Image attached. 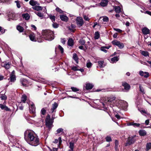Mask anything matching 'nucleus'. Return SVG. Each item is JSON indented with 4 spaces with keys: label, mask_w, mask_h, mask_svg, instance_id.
Segmentation results:
<instances>
[{
    "label": "nucleus",
    "mask_w": 151,
    "mask_h": 151,
    "mask_svg": "<svg viewBox=\"0 0 151 151\" xmlns=\"http://www.w3.org/2000/svg\"><path fill=\"white\" fill-rule=\"evenodd\" d=\"M24 138L30 145L36 146L40 144V139L35 132L31 130H27L24 133Z\"/></svg>",
    "instance_id": "1"
},
{
    "label": "nucleus",
    "mask_w": 151,
    "mask_h": 151,
    "mask_svg": "<svg viewBox=\"0 0 151 151\" xmlns=\"http://www.w3.org/2000/svg\"><path fill=\"white\" fill-rule=\"evenodd\" d=\"M54 33L49 30H43L42 32V37L46 40L51 41L54 38Z\"/></svg>",
    "instance_id": "2"
},
{
    "label": "nucleus",
    "mask_w": 151,
    "mask_h": 151,
    "mask_svg": "<svg viewBox=\"0 0 151 151\" xmlns=\"http://www.w3.org/2000/svg\"><path fill=\"white\" fill-rule=\"evenodd\" d=\"M115 99V97L113 96L105 98L104 99V102L102 103V104L104 106H105V104H106L107 106H110L111 107L114 106L116 104Z\"/></svg>",
    "instance_id": "3"
},
{
    "label": "nucleus",
    "mask_w": 151,
    "mask_h": 151,
    "mask_svg": "<svg viewBox=\"0 0 151 151\" xmlns=\"http://www.w3.org/2000/svg\"><path fill=\"white\" fill-rule=\"evenodd\" d=\"M127 104L126 101L123 100H118L116 101L115 106L120 108H124L127 106Z\"/></svg>",
    "instance_id": "4"
},
{
    "label": "nucleus",
    "mask_w": 151,
    "mask_h": 151,
    "mask_svg": "<svg viewBox=\"0 0 151 151\" xmlns=\"http://www.w3.org/2000/svg\"><path fill=\"white\" fill-rule=\"evenodd\" d=\"M52 122L50 119V116L48 114L45 119V124L49 129H50L53 127Z\"/></svg>",
    "instance_id": "5"
},
{
    "label": "nucleus",
    "mask_w": 151,
    "mask_h": 151,
    "mask_svg": "<svg viewBox=\"0 0 151 151\" xmlns=\"http://www.w3.org/2000/svg\"><path fill=\"white\" fill-rule=\"evenodd\" d=\"M76 23L78 27L83 26L84 24V21L82 18L80 17H77L76 19Z\"/></svg>",
    "instance_id": "6"
},
{
    "label": "nucleus",
    "mask_w": 151,
    "mask_h": 151,
    "mask_svg": "<svg viewBox=\"0 0 151 151\" xmlns=\"http://www.w3.org/2000/svg\"><path fill=\"white\" fill-rule=\"evenodd\" d=\"M135 137V136H133L129 137L128 138L127 142L125 144V146L130 145L134 143L135 141V139L134 138Z\"/></svg>",
    "instance_id": "7"
},
{
    "label": "nucleus",
    "mask_w": 151,
    "mask_h": 151,
    "mask_svg": "<svg viewBox=\"0 0 151 151\" xmlns=\"http://www.w3.org/2000/svg\"><path fill=\"white\" fill-rule=\"evenodd\" d=\"M29 111L30 113L33 114L32 116L33 117H34L35 116V108L34 104H32L31 105L29 108Z\"/></svg>",
    "instance_id": "8"
},
{
    "label": "nucleus",
    "mask_w": 151,
    "mask_h": 151,
    "mask_svg": "<svg viewBox=\"0 0 151 151\" xmlns=\"http://www.w3.org/2000/svg\"><path fill=\"white\" fill-rule=\"evenodd\" d=\"M142 34L144 35H147L150 34V30L147 27L142 28Z\"/></svg>",
    "instance_id": "9"
},
{
    "label": "nucleus",
    "mask_w": 151,
    "mask_h": 151,
    "mask_svg": "<svg viewBox=\"0 0 151 151\" xmlns=\"http://www.w3.org/2000/svg\"><path fill=\"white\" fill-rule=\"evenodd\" d=\"M23 24L24 25H25L26 24V23H19L17 27V29L20 32H23L24 30L23 28L22 27V26L23 25Z\"/></svg>",
    "instance_id": "10"
},
{
    "label": "nucleus",
    "mask_w": 151,
    "mask_h": 151,
    "mask_svg": "<svg viewBox=\"0 0 151 151\" xmlns=\"http://www.w3.org/2000/svg\"><path fill=\"white\" fill-rule=\"evenodd\" d=\"M139 75L142 76H144L145 78H147L149 76V74L147 72H143L142 71H140L139 72Z\"/></svg>",
    "instance_id": "11"
},
{
    "label": "nucleus",
    "mask_w": 151,
    "mask_h": 151,
    "mask_svg": "<svg viewBox=\"0 0 151 151\" xmlns=\"http://www.w3.org/2000/svg\"><path fill=\"white\" fill-rule=\"evenodd\" d=\"M108 0H101V2L100 3V5L103 7L106 6L108 3Z\"/></svg>",
    "instance_id": "12"
},
{
    "label": "nucleus",
    "mask_w": 151,
    "mask_h": 151,
    "mask_svg": "<svg viewBox=\"0 0 151 151\" xmlns=\"http://www.w3.org/2000/svg\"><path fill=\"white\" fill-rule=\"evenodd\" d=\"M122 86L124 87V89L127 91H128L130 88V86L126 83H122Z\"/></svg>",
    "instance_id": "13"
},
{
    "label": "nucleus",
    "mask_w": 151,
    "mask_h": 151,
    "mask_svg": "<svg viewBox=\"0 0 151 151\" xmlns=\"http://www.w3.org/2000/svg\"><path fill=\"white\" fill-rule=\"evenodd\" d=\"M2 66L5 68L6 69H9L10 67V64L9 63L4 62L1 64Z\"/></svg>",
    "instance_id": "14"
},
{
    "label": "nucleus",
    "mask_w": 151,
    "mask_h": 151,
    "mask_svg": "<svg viewBox=\"0 0 151 151\" xmlns=\"http://www.w3.org/2000/svg\"><path fill=\"white\" fill-rule=\"evenodd\" d=\"M20 82L22 86H26L27 84V81L25 79H21L20 80Z\"/></svg>",
    "instance_id": "15"
},
{
    "label": "nucleus",
    "mask_w": 151,
    "mask_h": 151,
    "mask_svg": "<svg viewBox=\"0 0 151 151\" xmlns=\"http://www.w3.org/2000/svg\"><path fill=\"white\" fill-rule=\"evenodd\" d=\"M60 18L64 22H67L68 20L67 17L64 15H60Z\"/></svg>",
    "instance_id": "16"
},
{
    "label": "nucleus",
    "mask_w": 151,
    "mask_h": 151,
    "mask_svg": "<svg viewBox=\"0 0 151 151\" xmlns=\"http://www.w3.org/2000/svg\"><path fill=\"white\" fill-rule=\"evenodd\" d=\"M58 106V104L56 102H55L52 104V107L51 109L52 113H53L54 111H55V110L57 108Z\"/></svg>",
    "instance_id": "17"
},
{
    "label": "nucleus",
    "mask_w": 151,
    "mask_h": 151,
    "mask_svg": "<svg viewBox=\"0 0 151 151\" xmlns=\"http://www.w3.org/2000/svg\"><path fill=\"white\" fill-rule=\"evenodd\" d=\"M29 4L32 6H35L36 5H39L40 4L37 1H35L34 0H31L29 2Z\"/></svg>",
    "instance_id": "18"
},
{
    "label": "nucleus",
    "mask_w": 151,
    "mask_h": 151,
    "mask_svg": "<svg viewBox=\"0 0 151 151\" xmlns=\"http://www.w3.org/2000/svg\"><path fill=\"white\" fill-rule=\"evenodd\" d=\"M98 63L99 66L101 68H104L106 66V65L104 63V61L103 60L98 61Z\"/></svg>",
    "instance_id": "19"
},
{
    "label": "nucleus",
    "mask_w": 151,
    "mask_h": 151,
    "mask_svg": "<svg viewBox=\"0 0 151 151\" xmlns=\"http://www.w3.org/2000/svg\"><path fill=\"white\" fill-rule=\"evenodd\" d=\"M114 9L115 11L117 13H120L121 12V9L120 6H114Z\"/></svg>",
    "instance_id": "20"
},
{
    "label": "nucleus",
    "mask_w": 151,
    "mask_h": 151,
    "mask_svg": "<svg viewBox=\"0 0 151 151\" xmlns=\"http://www.w3.org/2000/svg\"><path fill=\"white\" fill-rule=\"evenodd\" d=\"M69 147L70 148V149L68 150V151H73V148L74 146V143L73 142H70L69 143Z\"/></svg>",
    "instance_id": "21"
},
{
    "label": "nucleus",
    "mask_w": 151,
    "mask_h": 151,
    "mask_svg": "<svg viewBox=\"0 0 151 151\" xmlns=\"http://www.w3.org/2000/svg\"><path fill=\"white\" fill-rule=\"evenodd\" d=\"M93 86V85L90 83H87L86 84V89L87 90L91 89Z\"/></svg>",
    "instance_id": "22"
},
{
    "label": "nucleus",
    "mask_w": 151,
    "mask_h": 151,
    "mask_svg": "<svg viewBox=\"0 0 151 151\" xmlns=\"http://www.w3.org/2000/svg\"><path fill=\"white\" fill-rule=\"evenodd\" d=\"M74 42L72 38H69L68 41V45L70 46H72L73 45Z\"/></svg>",
    "instance_id": "23"
},
{
    "label": "nucleus",
    "mask_w": 151,
    "mask_h": 151,
    "mask_svg": "<svg viewBox=\"0 0 151 151\" xmlns=\"http://www.w3.org/2000/svg\"><path fill=\"white\" fill-rule=\"evenodd\" d=\"M119 57H114L111 59V62L112 63H115L119 60Z\"/></svg>",
    "instance_id": "24"
},
{
    "label": "nucleus",
    "mask_w": 151,
    "mask_h": 151,
    "mask_svg": "<svg viewBox=\"0 0 151 151\" xmlns=\"http://www.w3.org/2000/svg\"><path fill=\"white\" fill-rule=\"evenodd\" d=\"M32 8L34 9L37 11L42 10V6L36 5L35 6H33L32 7Z\"/></svg>",
    "instance_id": "25"
},
{
    "label": "nucleus",
    "mask_w": 151,
    "mask_h": 151,
    "mask_svg": "<svg viewBox=\"0 0 151 151\" xmlns=\"http://www.w3.org/2000/svg\"><path fill=\"white\" fill-rule=\"evenodd\" d=\"M36 14L41 19H42L43 18V14L40 12H35Z\"/></svg>",
    "instance_id": "26"
},
{
    "label": "nucleus",
    "mask_w": 151,
    "mask_h": 151,
    "mask_svg": "<svg viewBox=\"0 0 151 151\" xmlns=\"http://www.w3.org/2000/svg\"><path fill=\"white\" fill-rule=\"evenodd\" d=\"M16 80V76L13 74H11L10 76V81L12 82H14Z\"/></svg>",
    "instance_id": "27"
},
{
    "label": "nucleus",
    "mask_w": 151,
    "mask_h": 151,
    "mask_svg": "<svg viewBox=\"0 0 151 151\" xmlns=\"http://www.w3.org/2000/svg\"><path fill=\"white\" fill-rule=\"evenodd\" d=\"M29 38L30 40L33 41H36V39L35 38V36L34 34H32L29 35Z\"/></svg>",
    "instance_id": "28"
},
{
    "label": "nucleus",
    "mask_w": 151,
    "mask_h": 151,
    "mask_svg": "<svg viewBox=\"0 0 151 151\" xmlns=\"http://www.w3.org/2000/svg\"><path fill=\"white\" fill-rule=\"evenodd\" d=\"M22 17L27 20L29 19L30 17V16L28 13L23 14L22 15Z\"/></svg>",
    "instance_id": "29"
},
{
    "label": "nucleus",
    "mask_w": 151,
    "mask_h": 151,
    "mask_svg": "<svg viewBox=\"0 0 151 151\" xmlns=\"http://www.w3.org/2000/svg\"><path fill=\"white\" fill-rule=\"evenodd\" d=\"M139 135L142 136L145 135L146 134V132L143 129L140 130L139 132Z\"/></svg>",
    "instance_id": "30"
},
{
    "label": "nucleus",
    "mask_w": 151,
    "mask_h": 151,
    "mask_svg": "<svg viewBox=\"0 0 151 151\" xmlns=\"http://www.w3.org/2000/svg\"><path fill=\"white\" fill-rule=\"evenodd\" d=\"M73 58L75 61L77 63H78V58L76 54L74 53L73 55Z\"/></svg>",
    "instance_id": "31"
},
{
    "label": "nucleus",
    "mask_w": 151,
    "mask_h": 151,
    "mask_svg": "<svg viewBox=\"0 0 151 151\" xmlns=\"http://www.w3.org/2000/svg\"><path fill=\"white\" fill-rule=\"evenodd\" d=\"M115 148L116 151H118V146L119 145V142L117 140H115Z\"/></svg>",
    "instance_id": "32"
},
{
    "label": "nucleus",
    "mask_w": 151,
    "mask_h": 151,
    "mask_svg": "<svg viewBox=\"0 0 151 151\" xmlns=\"http://www.w3.org/2000/svg\"><path fill=\"white\" fill-rule=\"evenodd\" d=\"M27 96L25 95H23L22 96L21 98V101L24 103H25L26 101L27 100Z\"/></svg>",
    "instance_id": "33"
},
{
    "label": "nucleus",
    "mask_w": 151,
    "mask_h": 151,
    "mask_svg": "<svg viewBox=\"0 0 151 151\" xmlns=\"http://www.w3.org/2000/svg\"><path fill=\"white\" fill-rule=\"evenodd\" d=\"M94 35V38L95 39H98L100 37V34L98 32H96Z\"/></svg>",
    "instance_id": "34"
},
{
    "label": "nucleus",
    "mask_w": 151,
    "mask_h": 151,
    "mask_svg": "<svg viewBox=\"0 0 151 151\" xmlns=\"http://www.w3.org/2000/svg\"><path fill=\"white\" fill-rule=\"evenodd\" d=\"M92 65V63L90 62L89 60H88L86 63V66L88 68H91Z\"/></svg>",
    "instance_id": "35"
},
{
    "label": "nucleus",
    "mask_w": 151,
    "mask_h": 151,
    "mask_svg": "<svg viewBox=\"0 0 151 151\" xmlns=\"http://www.w3.org/2000/svg\"><path fill=\"white\" fill-rule=\"evenodd\" d=\"M119 41L117 40H114L112 42V43L113 45L117 46L118 45V44H119Z\"/></svg>",
    "instance_id": "36"
},
{
    "label": "nucleus",
    "mask_w": 151,
    "mask_h": 151,
    "mask_svg": "<svg viewBox=\"0 0 151 151\" xmlns=\"http://www.w3.org/2000/svg\"><path fill=\"white\" fill-rule=\"evenodd\" d=\"M106 141L107 142H110L112 141V139L110 136H107L106 137Z\"/></svg>",
    "instance_id": "37"
},
{
    "label": "nucleus",
    "mask_w": 151,
    "mask_h": 151,
    "mask_svg": "<svg viewBox=\"0 0 151 151\" xmlns=\"http://www.w3.org/2000/svg\"><path fill=\"white\" fill-rule=\"evenodd\" d=\"M49 17L50 19L51 20L52 22H54L55 20V17L54 15H50L49 16Z\"/></svg>",
    "instance_id": "38"
},
{
    "label": "nucleus",
    "mask_w": 151,
    "mask_h": 151,
    "mask_svg": "<svg viewBox=\"0 0 151 151\" xmlns=\"http://www.w3.org/2000/svg\"><path fill=\"white\" fill-rule=\"evenodd\" d=\"M120 49L123 48L124 47V45L123 43H120V42H119V44H118V45L117 46Z\"/></svg>",
    "instance_id": "39"
},
{
    "label": "nucleus",
    "mask_w": 151,
    "mask_h": 151,
    "mask_svg": "<svg viewBox=\"0 0 151 151\" xmlns=\"http://www.w3.org/2000/svg\"><path fill=\"white\" fill-rule=\"evenodd\" d=\"M151 147V143H147L146 146V150H149Z\"/></svg>",
    "instance_id": "40"
},
{
    "label": "nucleus",
    "mask_w": 151,
    "mask_h": 151,
    "mask_svg": "<svg viewBox=\"0 0 151 151\" xmlns=\"http://www.w3.org/2000/svg\"><path fill=\"white\" fill-rule=\"evenodd\" d=\"M63 129L62 128H60L58 129L56 131V134H58L60 133L61 132H63Z\"/></svg>",
    "instance_id": "41"
},
{
    "label": "nucleus",
    "mask_w": 151,
    "mask_h": 151,
    "mask_svg": "<svg viewBox=\"0 0 151 151\" xmlns=\"http://www.w3.org/2000/svg\"><path fill=\"white\" fill-rule=\"evenodd\" d=\"M139 91L142 93L143 94L145 93L144 89L143 88V87L141 86V85H139Z\"/></svg>",
    "instance_id": "42"
},
{
    "label": "nucleus",
    "mask_w": 151,
    "mask_h": 151,
    "mask_svg": "<svg viewBox=\"0 0 151 151\" xmlns=\"http://www.w3.org/2000/svg\"><path fill=\"white\" fill-rule=\"evenodd\" d=\"M52 26L53 27L55 28H57L59 26V25L58 24L56 23H54V22H53Z\"/></svg>",
    "instance_id": "43"
},
{
    "label": "nucleus",
    "mask_w": 151,
    "mask_h": 151,
    "mask_svg": "<svg viewBox=\"0 0 151 151\" xmlns=\"http://www.w3.org/2000/svg\"><path fill=\"white\" fill-rule=\"evenodd\" d=\"M46 112V110L44 108H43L41 111V113L43 115H44Z\"/></svg>",
    "instance_id": "44"
},
{
    "label": "nucleus",
    "mask_w": 151,
    "mask_h": 151,
    "mask_svg": "<svg viewBox=\"0 0 151 151\" xmlns=\"http://www.w3.org/2000/svg\"><path fill=\"white\" fill-rule=\"evenodd\" d=\"M142 54L144 56H146L148 55V52L145 51H142L141 52Z\"/></svg>",
    "instance_id": "45"
},
{
    "label": "nucleus",
    "mask_w": 151,
    "mask_h": 151,
    "mask_svg": "<svg viewBox=\"0 0 151 151\" xmlns=\"http://www.w3.org/2000/svg\"><path fill=\"white\" fill-rule=\"evenodd\" d=\"M71 89L74 92H76L77 91H79V89L73 87H71Z\"/></svg>",
    "instance_id": "46"
},
{
    "label": "nucleus",
    "mask_w": 151,
    "mask_h": 151,
    "mask_svg": "<svg viewBox=\"0 0 151 151\" xmlns=\"http://www.w3.org/2000/svg\"><path fill=\"white\" fill-rule=\"evenodd\" d=\"M79 42L82 45H84L85 43V41L83 39L80 40Z\"/></svg>",
    "instance_id": "47"
},
{
    "label": "nucleus",
    "mask_w": 151,
    "mask_h": 151,
    "mask_svg": "<svg viewBox=\"0 0 151 151\" xmlns=\"http://www.w3.org/2000/svg\"><path fill=\"white\" fill-rule=\"evenodd\" d=\"M58 48L61 51V53H63V48L60 45H59Z\"/></svg>",
    "instance_id": "48"
},
{
    "label": "nucleus",
    "mask_w": 151,
    "mask_h": 151,
    "mask_svg": "<svg viewBox=\"0 0 151 151\" xmlns=\"http://www.w3.org/2000/svg\"><path fill=\"white\" fill-rule=\"evenodd\" d=\"M140 111L142 114H147L148 115H149V113H147V112L145 110H140Z\"/></svg>",
    "instance_id": "49"
},
{
    "label": "nucleus",
    "mask_w": 151,
    "mask_h": 151,
    "mask_svg": "<svg viewBox=\"0 0 151 151\" xmlns=\"http://www.w3.org/2000/svg\"><path fill=\"white\" fill-rule=\"evenodd\" d=\"M83 17L84 19L86 21H89L90 20V19L86 15H84Z\"/></svg>",
    "instance_id": "50"
},
{
    "label": "nucleus",
    "mask_w": 151,
    "mask_h": 151,
    "mask_svg": "<svg viewBox=\"0 0 151 151\" xmlns=\"http://www.w3.org/2000/svg\"><path fill=\"white\" fill-rule=\"evenodd\" d=\"M78 68L76 66H73L72 68V69L74 71H77L78 70Z\"/></svg>",
    "instance_id": "51"
},
{
    "label": "nucleus",
    "mask_w": 151,
    "mask_h": 151,
    "mask_svg": "<svg viewBox=\"0 0 151 151\" xmlns=\"http://www.w3.org/2000/svg\"><path fill=\"white\" fill-rule=\"evenodd\" d=\"M133 126L134 127H139L140 126V124H139L136 123L134 122H133Z\"/></svg>",
    "instance_id": "52"
},
{
    "label": "nucleus",
    "mask_w": 151,
    "mask_h": 151,
    "mask_svg": "<svg viewBox=\"0 0 151 151\" xmlns=\"http://www.w3.org/2000/svg\"><path fill=\"white\" fill-rule=\"evenodd\" d=\"M109 19L107 17H105L103 18V20L104 22H107L108 21Z\"/></svg>",
    "instance_id": "53"
},
{
    "label": "nucleus",
    "mask_w": 151,
    "mask_h": 151,
    "mask_svg": "<svg viewBox=\"0 0 151 151\" xmlns=\"http://www.w3.org/2000/svg\"><path fill=\"white\" fill-rule=\"evenodd\" d=\"M56 10L60 13L63 12V11L58 7H57L56 8Z\"/></svg>",
    "instance_id": "54"
},
{
    "label": "nucleus",
    "mask_w": 151,
    "mask_h": 151,
    "mask_svg": "<svg viewBox=\"0 0 151 151\" xmlns=\"http://www.w3.org/2000/svg\"><path fill=\"white\" fill-rule=\"evenodd\" d=\"M101 50L102 51H103L105 53H106L107 52V50L104 48V47H101Z\"/></svg>",
    "instance_id": "55"
},
{
    "label": "nucleus",
    "mask_w": 151,
    "mask_h": 151,
    "mask_svg": "<svg viewBox=\"0 0 151 151\" xmlns=\"http://www.w3.org/2000/svg\"><path fill=\"white\" fill-rule=\"evenodd\" d=\"M1 98L2 100H6L7 99V97L5 95H2L1 96Z\"/></svg>",
    "instance_id": "56"
},
{
    "label": "nucleus",
    "mask_w": 151,
    "mask_h": 151,
    "mask_svg": "<svg viewBox=\"0 0 151 151\" xmlns=\"http://www.w3.org/2000/svg\"><path fill=\"white\" fill-rule=\"evenodd\" d=\"M66 42V40L65 38H63L61 39V42L63 44H64Z\"/></svg>",
    "instance_id": "57"
},
{
    "label": "nucleus",
    "mask_w": 151,
    "mask_h": 151,
    "mask_svg": "<svg viewBox=\"0 0 151 151\" xmlns=\"http://www.w3.org/2000/svg\"><path fill=\"white\" fill-rule=\"evenodd\" d=\"M114 30L119 32H122V30L118 28H114Z\"/></svg>",
    "instance_id": "58"
},
{
    "label": "nucleus",
    "mask_w": 151,
    "mask_h": 151,
    "mask_svg": "<svg viewBox=\"0 0 151 151\" xmlns=\"http://www.w3.org/2000/svg\"><path fill=\"white\" fill-rule=\"evenodd\" d=\"M50 149V151H58V148H56L53 147L52 149Z\"/></svg>",
    "instance_id": "59"
},
{
    "label": "nucleus",
    "mask_w": 151,
    "mask_h": 151,
    "mask_svg": "<svg viewBox=\"0 0 151 151\" xmlns=\"http://www.w3.org/2000/svg\"><path fill=\"white\" fill-rule=\"evenodd\" d=\"M6 106L3 105L2 104H0V107L2 109H4Z\"/></svg>",
    "instance_id": "60"
},
{
    "label": "nucleus",
    "mask_w": 151,
    "mask_h": 151,
    "mask_svg": "<svg viewBox=\"0 0 151 151\" xmlns=\"http://www.w3.org/2000/svg\"><path fill=\"white\" fill-rule=\"evenodd\" d=\"M15 2H16L17 7L18 8H20L21 7V6L19 3L17 1H15Z\"/></svg>",
    "instance_id": "61"
},
{
    "label": "nucleus",
    "mask_w": 151,
    "mask_h": 151,
    "mask_svg": "<svg viewBox=\"0 0 151 151\" xmlns=\"http://www.w3.org/2000/svg\"><path fill=\"white\" fill-rule=\"evenodd\" d=\"M133 122H129L127 123V125L128 126H133Z\"/></svg>",
    "instance_id": "62"
},
{
    "label": "nucleus",
    "mask_w": 151,
    "mask_h": 151,
    "mask_svg": "<svg viewBox=\"0 0 151 151\" xmlns=\"http://www.w3.org/2000/svg\"><path fill=\"white\" fill-rule=\"evenodd\" d=\"M145 13L151 16V12L149 11H146Z\"/></svg>",
    "instance_id": "63"
},
{
    "label": "nucleus",
    "mask_w": 151,
    "mask_h": 151,
    "mask_svg": "<svg viewBox=\"0 0 151 151\" xmlns=\"http://www.w3.org/2000/svg\"><path fill=\"white\" fill-rule=\"evenodd\" d=\"M149 119L146 120L145 121V124L146 125H147L149 124Z\"/></svg>",
    "instance_id": "64"
}]
</instances>
